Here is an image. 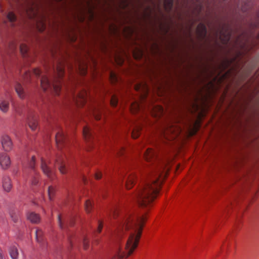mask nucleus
<instances>
[{"instance_id":"f257e3e1","label":"nucleus","mask_w":259,"mask_h":259,"mask_svg":"<svg viewBox=\"0 0 259 259\" xmlns=\"http://www.w3.org/2000/svg\"><path fill=\"white\" fill-rule=\"evenodd\" d=\"M146 220L144 215H133L129 213L120 214L118 226L113 235V239L119 241L125 231L129 232V237L124 248L119 246L116 252L118 259L127 257L137 248Z\"/></svg>"},{"instance_id":"f03ea898","label":"nucleus","mask_w":259,"mask_h":259,"mask_svg":"<svg viewBox=\"0 0 259 259\" xmlns=\"http://www.w3.org/2000/svg\"><path fill=\"white\" fill-rule=\"evenodd\" d=\"M154 175V178L144 182L134 196V199L141 207L149 206L159 192L162 183V180L160 179L161 174L158 171Z\"/></svg>"},{"instance_id":"7ed1b4c3","label":"nucleus","mask_w":259,"mask_h":259,"mask_svg":"<svg viewBox=\"0 0 259 259\" xmlns=\"http://www.w3.org/2000/svg\"><path fill=\"white\" fill-rule=\"evenodd\" d=\"M55 75L51 79H49L47 75H43L40 79L41 86L43 90L46 91L49 90L51 92H54L56 95H59L61 91L62 82L61 79L64 73V69L63 65H57Z\"/></svg>"},{"instance_id":"20e7f679","label":"nucleus","mask_w":259,"mask_h":259,"mask_svg":"<svg viewBox=\"0 0 259 259\" xmlns=\"http://www.w3.org/2000/svg\"><path fill=\"white\" fill-rule=\"evenodd\" d=\"M233 31L229 24H220L216 30V35L220 37L224 44H227L231 38Z\"/></svg>"},{"instance_id":"39448f33","label":"nucleus","mask_w":259,"mask_h":259,"mask_svg":"<svg viewBox=\"0 0 259 259\" xmlns=\"http://www.w3.org/2000/svg\"><path fill=\"white\" fill-rule=\"evenodd\" d=\"M41 169L45 175L51 180L55 177V173L49 166L47 162L42 158H41Z\"/></svg>"},{"instance_id":"423d86ee","label":"nucleus","mask_w":259,"mask_h":259,"mask_svg":"<svg viewBox=\"0 0 259 259\" xmlns=\"http://www.w3.org/2000/svg\"><path fill=\"white\" fill-rule=\"evenodd\" d=\"M88 93L86 91H82L78 93L74 100L78 106H83L87 101Z\"/></svg>"},{"instance_id":"0eeeda50","label":"nucleus","mask_w":259,"mask_h":259,"mask_svg":"<svg viewBox=\"0 0 259 259\" xmlns=\"http://www.w3.org/2000/svg\"><path fill=\"white\" fill-rule=\"evenodd\" d=\"M11 161L10 156L6 153H0V165L4 170L8 169L11 165Z\"/></svg>"},{"instance_id":"6e6552de","label":"nucleus","mask_w":259,"mask_h":259,"mask_svg":"<svg viewBox=\"0 0 259 259\" xmlns=\"http://www.w3.org/2000/svg\"><path fill=\"white\" fill-rule=\"evenodd\" d=\"M1 143L3 149L6 152L10 151L13 146V144L10 137L7 135H4L2 137Z\"/></svg>"},{"instance_id":"1a4fd4ad","label":"nucleus","mask_w":259,"mask_h":259,"mask_svg":"<svg viewBox=\"0 0 259 259\" xmlns=\"http://www.w3.org/2000/svg\"><path fill=\"white\" fill-rule=\"evenodd\" d=\"M55 139L58 148H61V145L64 144L67 140L66 136L61 131L56 133Z\"/></svg>"},{"instance_id":"9d476101","label":"nucleus","mask_w":259,"mask_h":259,"mask_svg":"<svg viewBox=\"0 0 259 259\" xmlns=\"http://www.w3.org/2000/svg\"><path fill=\"white\" fill-rule=\"evenodd\" d=\"M2 186L4 191L6 192H10L12 185L11 180L8 176H4L2 179Z\"/></svg>"},{"instance_id":"9b49d317","label":"nucleus","mask_w":259,"mask_h":259,"mask_svg":"<svg viewBox=\"0 0 259 259\" xmlns=\"http://www.w3.org/2000/svg\"><path fill=\"white\" fill-rule=\"evenodd\" d=\"M144 157L147 161H151L156 160L157 155L154 150L150 148H148L144 153Z\"/></svg>"},{"instance_id":"f8f14e48","label":"nucleus","mask_w":259,"mask_h":259,"mask_svg":"<svg viewBox=\"0 0 259 259\" xmlns=\"http://www.w3.org/2000/svg\"><path fill=\"white\" fill-rule=\"evenodd\" d=\"M35 162V158L34 156H33L29 163V166L30 168L33 170L34 175H36L33 176L32 179L31 183L33 185H36L38 183V178L34 170Z\"/></svg>"},{"instance_id":"ddd939ff","label":"nucleus","mask_w":259,"mask_h":259,"mask_svg":"<svg viewBox=\"0 0 259 259\" xmlns=\"http://www.w3.org/2000/svg\"><path fill=\"white\" fill-rule=\"evenodd\" d=\"M196 31L199 37L201 38H204L206 37L207 29L205 25L203 23H200L197 25Z\"/></svg>"},{"instance_id":"4468645a","label":"nucleus","mask_w":259,"mask_h":259,"mask_svg":"<svg viewBox=\"0 0 259 259\" xmlns=\"http://www.w3.org/2000/svg\"><path fill=\"white\" fill-rule=\"evenodd\" d=\"M56 164L58 165L59 166V169L60 172L62 174H65L67 172V168L66 167V164L63 159L61 157H58L56 160Z\"/></svg>"},{"instance_id":"2eb2a0df","label":"nucleus","mask_w":259,"mask_h":259,"mask_svg":"<svg viewBox=\"0 0 259 259\" xmlns=\"http://www.w3.org/2000/svg\"><path fill=\"white\" fill-rule=\"evenodd\" d=\"M28 124L29 127L34 131L37 126V120L34 115L31 114L28 117Z\"/></svg>"},{"instance_id":"dca6fc26","label":"nucleus","mask_w":259,"mask_h":259,"mask_svg":"<svg viewBox=\"0 0 259 259\" xmlns=\"http://www.w3.org/2000/svg\"><path fill=\"white\" fill-rule=\"evenodd\" d=\"M136 179V176L133 173L128 175L125 181V186L127 189H131L133 187Z\"/></svg>"},{"instance_id":"f3484780","label":"nucleus","mask_w":259,"mask_h":259,"mask_svg":"<svg viewBox=\"0 0 259 259\" xmlns=\"http://www.w3.org/2000/svg\"><path fill=\"white\" fill-rule=\"evenodd\" d=\"M83 135L85 140L90 141L93 138V133L90 127L85 126L83 129Z\"/></svg>"},{"instance_id":"a211bd4d","label":"nucleus","mask_w":259,"mask_h":259,"mask_svg":"<svg viewBox=\"0 0 259 259\" xmlns=\"http://www.w3.org/2000/svg\"><path fill=\"white\" fill-rule=\"evenodd\" d=\"M27 219L32 223H37L40 221V217L33 212H29L27 215Z\"/></svg>"},{"instance_id":"6ab92c4d","label":"nucleus","mask_w":259,"mask_h":259,"mask_svg":"<svg viewBox=\"0 0 259 259\" xmlns=\"http://www.w3.org/2000/svg\"><path fill=\"white\" fill-rule=\"evenodd\" d=\"M15 91L17 94H18V96L20 98H23L25 97V93L23 90V89L21 85V84L19 83H17L15 87Z\"/></svg>"},{"instance_id":"aec40b11","label":"nucleus","mask_w":259,"mask_h":259,"mask_svg":"<svg viewBox=\"0 0 259 259\" xmlns=\"http://www.w3.org/2000/svg\"><path fill=\"white\" fill-rule=\"evenodd\" d=\"M35 237L37 242L43 243L44 241V232L41 229H36L35 231Z\"/></svg>"},{"instance_id":"412c9836","label":"nucleus","mask_w":259,"mask_h":259,"mask_svg":"<svg viewBox=\"0 0 259 259\" xmlns=\"http://www.w3.org/2000/svg\"><path fill=\"white\" fill-rule=\"evenodd\" d=\"M9 109V102L6 100H1L0 101V110L4 112H7Z\"/></svg>"},{"instance_id":"4be33fe9","label":"nucleus","mask_w":259,"mask_h":259,"mask_svg":"<svg viewBox=\"0 0 259 259\" xmlns=\"http://www.w3.org/2000/svg\"><path fill=\"white\" fill-rule=\"evenodd\" d=\"M10 256L12 259H18V251L17 248L15 246H12L9 249Z\"/></svg>"},{"instance_id":"5701e85b","label":"nucleus","mask_w":259,"mask_h":259,"mask_svg":"<svg viewBox=\"0 0 259 259\" xmlns=\"http://www.w3.org/2000/svg\"><path fill=\"white\" fill-rule=\"evenodd\" d=\"M174 0H164V7L167 11H170L173 7Z\"/></svg>"},{"instance_id":"b1692460","label":"nucleus","mask_w":259,"mask_h":259,"mask_svg":"<svg viewBox=\"0 0 259 259\" xmlns=\"http://www.w3.org/2000/svg\"><path fill=\"white\" fill-rule=\"evenodd\" d=\"M141 130V127L140 126H136L135 127L132 133V137L134 139L137 138L140 135Z\"/></svg>"},{"instance_id":"393cba45","label":"nucleus","mask_w":259,"mask_h":259,"mask_svg":"<svg viewBox=\"0 0 259 259\" xmlns=\"http://www.w3.org/2000/svg\"><path fill=\"white\" fill-rule=\"evenodd\" d=\"M20 48V51L22 55L25 57L27 55V53L28 52V47L26 45L22 44L19 46Z\"/></svg>"},{"instance_id":"a878e982","label":"nucleus","mask_w":259,"mask_h":259,"mask_svg":"<svg viewBox=\"0 0 259 259\" xmlns=\"http://www.w3.org/2000/svg\"><path fill=\"white\" fill-rule=\"evenodd\" d=\"M55 189L53 186H49L48 190V193L49 199L51 200L55 195Z\"/></svg>"},{"instance_id":"bb28decb","label":"nucleus","mask_w":259,"mask_h":259,"mask_svg":"<svg viewBox=\"0 0 259 259\" xmlns=\"http://www.w3.org/2000/svg\"><path fill=\"white\" fill-rule=\"evenodd\" d=\"M92 208V203L90 200H86L85 203V209L87 212H90Z\"/></svg>"},{"instance_id":"cd10ccee","label":"nucleus","mask_w":259,"mask_h":259,"mask_svg":"<svg viewBox=\"0 0 259 259\" xmlns=\"http://www.w3.org/2000/svg\"><path fill=\"white\" fill-rule=\"evenodd\" d=\"M111 215H112L113 217L115 218L117 217L120 213L119 210L117 207H114L111 210Z\"/></svg>"},{"instance_id":"c85d7f7f","label":"nucleus","mask_w":259,"mask_h":259,"mask_svg":"<svg viewBox=\"0 0 259 259\" xmlns=\"http://www.w3.org/2000/svg\"><path fill=\"white\" fill-rule=\"evenodd\" d=\"M7 18L11 22H13L16 20V16L13 12H9L7 15Z\"/></svg>"},{"instance_id":"c756f323","label":"nucleus","mask_w":259,"mask_h":259,"mask_svg":"<svg viewBox=\"0 0 259 259\" xmlns=\"http://www.w3.org/2000/svg\"><path fill=\"white\" fill-rule=\"evenodd\" d=\"M118 103V98L114 95L112 96L110 99V104L113 106L115 107Z\"/></svg>"},{"instance_id":"7c9ffc66","label":"nucleus","mask_w":259,"mask_h":259,"mask_svg":"<svg viewBox=\"0 0 259 259\" xmlns=\"http://www.w3.org/2000/svg\"><path fill=\"white\" fill-rule=\"evenodd\" d=\"M10 215H11V218H12V220L15 223H16L18 221V220L19 219V217L15 212H11Z\"/></svg>"},{"instance_id":"2f4dec72","label":"nucleus","mask_w":259,"mask_h":259,"mask_svg":"<svg viewBox=\"0 0 259 259\" xmlns=\"http://www.w3.org/2000/svg\"><path fill=\"white\" fill-rule=\"evenodd\" d=\"M17 48V45L15 42L13 41L10 44V49L12 52L15 51Z\"/></svg>"},{"instance_id":"473e14b6","label":"nucleus","mask_w":259,"mask_h":259,"mask_svg":"<svg viewBox=\"0 0 259 259\" xmlns=\"http://www.w3.org/2000/svg\"><path fill=\"white\" fill-rule=\"evenodd\" d=\"M98 228L97 230L96 231V232L100 233L101 232V230L103 228V222L101 221H98Z\"/></svg>"},{"instance_id":"72a5a7b5","label":"nucleus","mask_w":259,"mask_h":259,"mask_svg":"<svg viewBox=\"0 0 259 259\" xmlns=\"http://www.w3.org/2000/svg\"><path fill=\"white\" fill-rule=\"evenodd\" d=\"M41 73H42L41 71L38 68H35V69H33V74L34 75H35L36 77H39L40 76Z\"/></svg>"},{"instance_id":"f704fd0d","label":"nucleus","mask_w":259,"mask_h":259,"mask_svg":"<svg viewBox=\"0 0 259 259\" xmlns=\"http://www.w3.org/2000/svg\"><path fill=\"white\" fill-rule=\"evenodd\" d=\"M58 222L60 228L62 229H63L65 228V226H64V224L62 222L60 215H58Z\"/></svg>"},{"instance_id":"c9c22d12","label":"nucleus","mask_w":259,"mask_h":259,"mask_svg":"<svg viewBox=\"0 0 259 259\" xmlns=\"http://www.w3.org/2000/svg\"><path fill=\"white\" fill-rule=\"evenodd\" d=\"M83 245L84 249H87L88 248L89 241L86 237L83 239Z\"/></svg>"},{"instance_id":"e433bc0d","label":"nucleus","mask_w":259,"mask_h":259,"mask_svg":"<svg viewBox=\"0 0 259 259\" xmlns=\"http://www.w3.org/2000/svg\"><path fill=\"white\" fill-rule=\"evenodd\" d=\"M101 177H102V174L101 172L98 171L96 173L95 178L97 180H99V179H101Z\"/></svg>"},{"instance_id":"4c0bfd02","label":"nucleus","mask_w":259,"mask_h":259,"mask_svg":"<svg viewBox=\"0 0 259 259\" xmlns=\"http://www.w3.org/2000/svg\"><path fill=\"white\" fill-rule=\"evenodd\" d=\"M110 77L113 80H117V77L116 75L112 72L110 73Z\"/></svg>"},{"instance_id":"58836bf2","label":"nucleus","mask_w":259,"mask_h":259,"mask_svg":"<svg viewBox=\"0 0 259 259\" xmlns=\"http://www.w3.org/2000/svg\"><path fill=\"white\" fill-rule=\"evenodd\" d=\"M95 118L96 120H100L101 117H100V116L99 115H95Z\"/></svg>"},{"instance_id":"ea45409f","label":"nucleus","mask_w":259,"mask_h":259,"mask_svg":"<svg viewBox=\"0 0 259 259\" xmlns=\"http://www.w3.org/2000/svg\"><path fill=\"white\" fill-rule=\"evenodd\" d=\"M26 75L27 79L28 80L29 78L30 77V73H27Z\"/></svg>"},{"instance_id":"a19ab883","label":"nucleus","mask_w":259,"mask_h":259,"mask_svg":"<svg viewBox=\"0 0 259 259\" xmlns=\"http://www.w3.org/2000/svg\"><path fill=\"white\" fill-rule=\"evenodd\" d=\"M86 73V70L84 69H83L82 71H81V74L82 75H85V74Z\"/></svg>"},{"instance_id":"79ce46f5","label":"nucleus","mask_w":259,"mask_h":259,"mask_svg":"<svg viewBox=\"0 0 259 259\" xmlns=\"http://www.w3.org/2000/svg\"><path fill=\"white\" fill-rule=\"evenodd\" d=\"M0 259H3L1 249H0Z\"/></svg>"},{"instance_id":"37998d69","label":"nucleus","mask_w":259,"mask_h":259,"mask_svg":"<svg viewBox=\"0 0 259 259\" xmlns=\"http://www.w3.org/2000/svg\"><path fill=\"white\" fill-rule=\"evenodd\" d=\"M83 181H84V183H85V182H86V181H87L86 178H85L84 177H83Z\"/></svg>"},{"instance_id":"c03bdc74","label":"nucleus","mask_w":259,"mask_h":259,"mask_svg":"<svg viewBox=\"0 0 259 259\" xmlns=\"http://www.w3.org/2000/svg\"><path fill=\"white\" fill-rule=\"evenodd\" d=\"M160 110H162V108H161V107H160Z\"/></svg>"}]
</instances>
